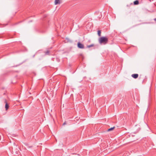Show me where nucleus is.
I'll return each mask as SVG.
<instances>
[{
	"label": "nucleus",
	"instance_id": "12",
	"mask_svg": "<svg viewBox=\"0 0 156 156\" xmlns=\"http://www.w3.org/2000/svg\"><path fill=\"white\" fill-rule=\"evenodd\" d=\"M154 20L155 21H156V18L154 19Z\"/></svg>",
	"mask_w": 156,
	"mask_h": 156
},
{
	"label": "nucleus",
	"instance_id": "13",
	"mask_svg": "<svg viewBox=\"0 0 156 156\" xmlns=\"http://www.w3.org/2000/svg\"><path fill=\"white\" fill-rule=\"evenodd\" d=\"M57 61H58V62H59V59H57Z\"/></svg>",
	"mask_w": 156,
	"mask_h": 156
},
{
	"label": "nucleus",
	"instance_id": "10",
	"mask_svg": "<svg viewBox=\"0 0 156 156\" xmlns=\"http://www.w3.org/2000/svg\"><path fill=\"white\" fill-rule=\"evenodd\" d=\"M98 36H101V30H99L98 31Z\"/></svg>",
	"mask_w": 156,
	"mask_h": 156
},
{
	"label": "nucleus",
	"instance_id": "5",
	"mask_svg": "<svg viewBox=\"0 0 156 156\" xmlns=\"http://www.w3.org/2000/svg\"><path fill=\"white\" fill-rule=\"evenodd\" d=\"M61 2L59 0H55V5L60 3Z\"/></svg>",
	"mask_w": 156,
	"mask_h": 156
},
{
	"label": "nucleus",
	"instance_id": "9",
	"mask_svg": "<svg viewBox=\"0 0 156 156\" xmlns=\"http://www.w3.org/2000/svg\"><path fill=\"white\" fill-rule=\"evenodd\" d=\"M115 128V127H112L110 128H109L108 129V131H110L112 130H113Z\"/></svg>",
	"mask_w": 156,
	"mask_h": 156
},
{
	"label": "nucleus",
	"instance_id": "2",
	"mask_svg": "<svg viewBox=\"0 0 156 156\" xmlns=\"http://www.w3.org/2000/svg\"><path fill=\"white\" fill-rule=\"evenodd\" d=\"M77 47L83 49L84 48V45L80 42L77 43Z\"/></svg>",
	"mask_w": 156,
	"mask_h": 156
},
{
	"label": "nucleus",
	"instance_id": "11",
	"mask_svg": "<svg viewBox=\"0 0 156 156\" xmlns=\"http://www.w3.org/2000/svg\"><path fill=\"white\" fill-rule=\"evenodd\" d=\"M66 122H64L63 124V125H66Z\"/></svg>",
	"mask_w": 156,
	"mask_h": 156
},
{
	"label": "nucleus",
	"instance_id": "8",
	"mask_svg": "<svg viewBox=\"0 0 156 156\" xmlns=\"http://www.w3.org/2000/svg\"><path fill=\"white\" fill-rule=\"evenodd\" d=\"M94 46V44H92L90 45H87V48H90V47H93Z\"/></svg>",
	"mask_w": 156,
	"mask_h": 156
},
{
	"label": "nucleus",
	"instance_id": "3",
	"mask_svg": "<svg viewBox=\"0 0 156 156\" xmlns=\"http://www.w3.org/2000/svg\"><path fill=\"white\" fill-rule=\"evenodd\" d=\"M5 108L6 110H7L8 109L9 106V105L7 103L6 99H5Z\"/></svg>",
	"mask_w": 156,
	"mask_h": 156
},
{
	"label": "nucleus",
	"instance_id": "1",
	"mask_svg": "<svg viewBox=\"0 0 156 156\" xmlns=\"http://www.w3.org/2000/svg\"><path fill=\"white\" fill-rule=\"evenodd\" d=\"M108 41V38L106 37H101L99 39V43L101 44H105L107 43Z\"/></svg>",
	"mask_w": 156,
	"mask_h": 156
},
{
	"label": "nucleus",
	"instance_id": "6",
	"mask_svg": "<svg viewBox=\"0 0 156 156\" xmlns=\"http://www.w3.org/2000/svg\"><path fill=\"white\" fill-rule=\"evenodd\" d=\"M133 4L134 5H138L139 4V1L137 0H136L133 2Z\"/></svg>",
	"mask_w": 156,
	"mask_h": 156
},
{
	"label": "nucleus",
	"instance_id": "4",
	"mask_svg": "<svg viewBox=\"0 0 156 156\" xmlns=\"http://www.w3.org/2000/svg\"><path fill=\"white\" fill-rule=\"evenodd\" d=\"M138 74H132L131 76L134 78L136 79L138 78Z\"/></svg>",
	"mask_w": 156,
	"mask_h": 156
},
{
	"label": "nucleus",
	"instance_id": "7",
	"mask_svg": "<svg viewBox=\"0 0 156 156\" xmlns=\"http://www.w3.org/2000/svg\"><path fill=\"white\" fill-rule=\"evenodd\" d=\"M45 55H50V51L49 50H47L46 51H45L44 52Z\"/></svg>",
	"mask_w": 156,
	"mask_h": 156
}]
</instances>
